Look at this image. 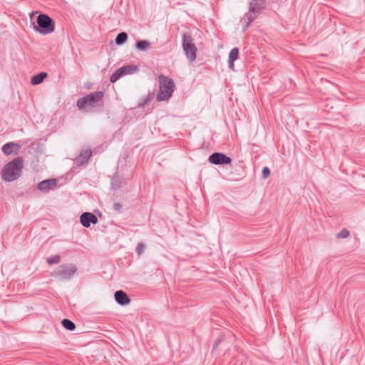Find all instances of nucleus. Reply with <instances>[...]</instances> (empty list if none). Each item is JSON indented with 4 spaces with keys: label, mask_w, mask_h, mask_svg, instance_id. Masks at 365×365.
Returning <instances> with one entry per match:
<instances>
[{
    "label": "nucleus",
    "mask_w": 365,
    "mask_h": 365,
    "mask_svg": "<svg viewBox=\"0 0 365 365\" xmlns=\"http://www.w3.org/2000/svg\"><path fill=\"white\" fill-rule=\"evenodd\" d=\"M104 96L103 91H96L78 99L76 106L78 109L87 108L89 112L93 111L101 106Z\"/></svg>",
    "instance_id": "f257e3e1"
},
{
    "label": "nucleus",
    "mask_w": 365,
    "mask_h": 365,
    "mask_svg": "<svg viewBox=\"0 0 365 365\" xmlns=\"http://www.w3.org/2000/svg\"><path fill=\"white\" fill-rule=\"evenodd\" d=\"M21 157L14 158L2 169V178L6 182H12L19 178L24 166Z\"/></svg>",
    "instance_id": "f03ea898"
},
{
    "label": "nucleus",
    "mask_w": 365,
    "mask_h": 365,
    "mask_svg": "<svg viewBox=\"0 0 365 365\" xmlns=\"http://www.w3.org/2000/svg\"><path fill=\"white\" fill-rule=\"evenodd\" d=\"M265 0H250L249 10L241 19L244 24L243 31H245L250 24L259 15L260 11L266 7Z\"/></svg>",
    "instance_id": "7ed1b4c3"
},
{
    "label": "nucleus",
    "mask_w": 365,
    "mask_h": 365,
    "mask_svg": "<svg viewBox=\"0 0 365 365\" xmlns=\"http://www.w3.org/2000/svg\"><path fill=\"white\" fill-rule=\"evenodd\" d=\"M159 92L157 95V101H163L168 100L173 95L175 89V83L170 78L163 74L158 76Z\"/></svg>",
    "instance_id": "20e7f679"
},
{
    "label": "nucleus",
    "mask_w": 365,
    "mask_h": 365,
    "mask_svg": "<svg viewBox=\"0 0 365 365\" xmlns=\"http://www.w3.org/2000/svg\"><path fill=\"white\" fill-rule=\"evenodd\" d=\"M33 28L35 31L46 35L54 31L55 21L49 16L41 14L37 16L36 24Z\"/></svg>",
    "instance_id": "39448f33"
},
{
    "label": "nucleus",
    "mask_w": 365,
    "mask_h": 365,
    "mask_svg": "<svg viewBox=\"0 0 365 365\" xmlns=\"http://www.w3.org/2000/svg\"><path fill=\"white\" fill-rule=\"evenodd\" d=\"M182 48L186 57L190 62H193L196 59L197 48L193 43L192 38L188 34H182Z\"/></svg>",
    "instance_id": "423d86ee"
},
{
    "label": "nucleus",
    "mask_w": 365,
    "mask_h": 365,
    "mask_svg": "<svg viewBox=\"0 0 365 365\" xmlns=\"http://www.w3.org/2000/svg\"><path fill=\"white\" fill-rule=\"evenodd\" d=\"M77 271V267L73 264H63L54 272L56 277L61 280L71 279Z\"/></svg>",
    "instance_id": "0eeeda50"
},
{
    "label": "nucleus",
    "mask_w": 365,
    "mask_h": 365,
    "mask_svg": "<svg viewBox=\"0 0 365 365\" xmlns=\"http://www.w3.org/2000/svg\"><path fill=\"white\" fill-rule=\"evenodd\" d=\"M209 162L214 165H227L232 162V159L222 153H214L209 156Z\"/></svg>",
    "instance_id": "6e6552de"
},
{
    "label": "nucleus",
    "mask_w": 365,
    "mask_h": 365,
    "mask_svg": "<svg viewBox=\"0 0 365 365\" xmlns=\"http://www.w3.org/2000/svg\"><path fill=\"white\" fill-rule=\"evenodd\" d=\"M80 222L84 227L88 228L91 224L98 222V218L91 212H84L80 217Z\"/></svg>",
    "instance_id": "1a4fd4ad"
},
{
    "label": "nucleus",
    "mask_w": 365,
    "mask_h": 365,
    "mask_svg": "<svg viewBox=\"0 0 365 365\" xmlns=\"http://www.w3.org/2000/svg\"><path fill=\"white\" fill-rule=\"evenodd\" d=\"M91 155L92 151L91 150H83L76 158V164L78 166L87 164Z\"/></svg>",
    "instance_id": "9d476101"
},
{
    "label": "nucleus",
    "mask_w": 365,
    "mask_h": 365,
    "mask_svg": "<svg viewBox=\"0 0 365 365\" xmlns=\"http://www.w3.org/2000/svg\"><path fill=\"white\" fill-rule=\"evenodd\" d=\"M57 180L56 179H48L38 183L37 187L41 191H48L56 187Z\"/></svg>",
    "instance_id": "9b49d317"
},
{
    "label": "nucleus",
    "mask_w": 365,
    "mask_h": 365,
    "mask_svg": "<svg viewBox=\"0 0 365 365\" xmlns=\"http://www.w3.org/2000/svg\"><path fill=\"white\" fill-rule=\"evenodd\" d=\"M114 297L116 302L121 306H125L130 302L127 294L122 290L116 291Z\"/></svg>",
    "instance_id": "f8f14e48"
},
{
    "label": "nucleus",
    "mask_w": 365,
    "mask_h": 365,
    "mask_svg": "<svg viewBox=\"0 0 365 365\" xmlns=\"http://www.w3.org/2000/svg\"><path fill=\"white\" fill-rule=\"evenodd\" d=\"M19 148L20 145L19 144L9 142L3 145L1 150L5 155H10L12 153H17Z\"/></svg>",
    "instance_id": "ddd939ff"
},
{
    "label": "nucleus",
    "mask_w": 365,
    "mask_h": 365,
    "mask_svg": "<svg viewBox=\"0 0 365 365\" xmlns=\"http://www.w3.org/2000/svg\"><path fill=\"white\" fill-rule=\"evenodd\" d=\"M47 77V73L45 72H41L31 78V83L32 85H38L43 82V81Z\"/></svg>",
    "instance_id": "4468645a"
},
{
    "label": "nucleus",
    "mask_w": 365,
    "mask_h": 365,
    "mask_svg": "<svg viewBox=\"0 0 365 365\" xmlns=\"http://www.w3.org/2000/svg\"><path fill=\"white\" fill-rule=\"evenodd\" d=\"M120 69L123 70V76L133 74L137 71H138V67L132 64H128L125 66L120 67Z\"/></svg>",
    "instance_id": "2eb2a0df"
},
{
    "label": "nucleus",
    "mask_w": 365,
    "mask_h": 365,
    "mask_svg": "<svg viewBox=\"0 0 365 365\" xmlns=\"http://www.w3.org/2000/svg\"><path fill=\"white\" fill-rule=\"evenodd\" d=\"M135 48L138 51H145L150 48V43L148 41L140 40L136 43Z\"/></svg>",
    "instance_id": "dca6fc26"
},
{
    "label": "nucleus",
    "mask_w": 365,
    "mask_h": 365,
    "mask_svg": "<svg viewBox=\"0 0 365 365\" xmlns=\"http://www.w3.org/2000/svg\"><path fill=\"white\" fill-rule=\"evenodd\" d=\"M128 39V34L125 32L119 33L115 39V43L116 45H122Z\"/></svg>",
    "instance_id": "f3484780"
},
{
    "label": "nucleus",
    "mask_w": 365,
    "mask_h": 365,
    "mask_svg": "<svg viewBox=\"0 0 365 365\" xmlns=\"http://www.w3.org/2000/svg\"><path fill=\"white\" fill-rule=\"evenodd\" d=\"M62 326L67 330L73 331L76 329L75 324L68 319H63L61 321Z\"/></svg>",
    "instance_id": "a211bd4d"
},
{
    "label": "nucleus",
    "mask_w": 365,
    "mask_h": 365,
    "mask_svg": "<svg viewBox=\"0 0 365 365\" xmlns=\"http://www.w3.org/2000/svg\"><path fill=\"white\" fill-rule=\"evenodd\" d=\"M123 76V70L120 68H118V70H116L110 77V81L111 83H115V81H117L120 77Z\"/></svg>",
    "instance_id": "6ab92c4d"
},
{
    "label": "nucleus",
    "mask_w": 365,
    "mask_h": 365,
    "mask_svg": "<svg viewBox=\"0 0 365 365\" xmlns=\"http://www.w3.org/2000/svg\"><path fill=\"white\" fill-rule=\"evenodd\" d=\"M239 50L237 48H233L229 53V61H235L238 58Z\"/></svg>",
    "instance_id": "aec40b11"
},
{
    "label": "nucleus",
    "mask_w": 365,
    "mask_h": 365,
    "mask_svg": "<svg viewBox=\"0 0 365 365\" xmlns=\"http://www.w3.org/2000/svg\"><path fill=\"white\" fill-rule=\"evenodd\" d=\"M49 264H58L61 261V257L58 255L51 256L46 259Z\"/></svg>",
    "instance_id": "412c9836"
},
{
    "label": "nucleus",
    "mask_w": 365,
    "mask_h": 365,
    "mask_svg": "<svg viewBox=\"0 0 365 365\" xmlns=\"http://www.w3.org/2000/svg\"><path fill=\"white\" fill-rule=\"evenodd\" d=\"M349 236V231L347 229H343L340 232L336 235V238H346Z\"/></svg>",
    "instance_id": "4be33fe9"
},
{
    "label": "nucleus",
    "mask_w": 365,
    "mask_h": 365,
    "mask_svg": "<svg viewBox=\"0 0 365 365\" xmlns=\"http://www.w3.org/2000/svg\"><path fill=\"white\" fill-rule=\"evenodd\" d=\"M144 249H145V245L142 242L138 243L135 248L136 253L138 255H140L143 253V252L144 251Z\"/></svg>",
    "instance_id": "5701e85b"
},
{
    "label": "nucleus",
    "mask_w": 365,
    "mask_h": 365,
    "mask_svg": "<svg viewBox=\"0 0 365 365\" xmlns=\"http://www.w3.org/2000/svg\"><path fill=\"white\" fill-rule=\"evenodd\" d=\"M122 207L123 206L120 202H115L113 205V209L117 212H121Z\"/></svg>",
    "instance_id": "b1692460"
},
{
    "label": "nucleus",
    "mask_w": 365,
    "mask_h": 365,
    "mask_svg": "<svg viewBox=\"0 0 365 365\" xmlns=\"http://www.w3.org/2000/svg\"><path fill=\"white\" fill-rule=\"evenodd\" d=\"M262 175L263 178L266 179L270 175V170L267 167H264L262 169Z\"/></svg>",
    "instance_id": "393cba45"
},
{
    "label": "nucleus",
    "mask_w": 365,
    "mask_h": 365,
    "mask_svg": "<svg viewBox=\"0 0 365 365\" xmlns=\"http://www.w3.org/2000/svg\"><path fill=\"white\" fill-rule=\"evenodd\" d=\"M229 61V68L231 69H233L235 61Z\"/></svg>",
    "instance_id": "a878e982"
},
{
    "label": "nucleus",
    "mask_w": 365,
    "mask_h": 365,
    "mask_svg": "<svg viewBox=\"0 0 365 365\" xmlns=\"http://www.w3.org/2000/svg\"><path fill=\"white\" fill-rule=\"evenodd\" d=\"M219 343H220V339H217L215 341L214 345H213V349H215L217 346L219 345Z\"/></svg>",
    "instance_id": "bb28decb"
}]
</instances>
